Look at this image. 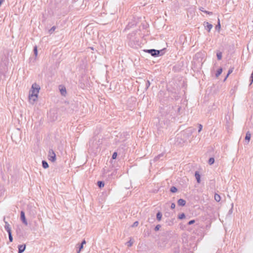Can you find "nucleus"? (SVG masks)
<instances>
[{
  "instance_id": "nucleus-14",
  "label": "nucleus",
  "mask_w": 253,
  "mask_h": 253,
  "mask_svg": "<svg viewBox=\"0 0 253 253\" xmlns=\"http://www.w3.org/2000/svg\"><path fill=\"white\" fill-rule=\"evenodd\" d=\"M162 217V214L160 211H158L156 214V218L158 221H160Z\"/></svg>"
},
{
  "instance_id": "nucleus-8",
  "label": "nucleus",
  "mask_w": 253,
  "mask_h": 253,
  "mask_svg": "<svg viewBox=\"0 0 253 253\" xmlns=\"http://www.w3.org/2000/svg\"><path fill=\"white\" fill-rule=\"evenodd\" d=\"M4 222L5 223L4 228H5V230L7 232V233H9V232H11L10 225L8 223L7 221L5 220V218H4Z\"/></svg>"
},
{
  "instance_id": "nucleus-31",
  "label": "nucleus",
  "mask_w": 253,
  "mask_h": 253,
  "mask_svg": "<svg viewBox=\"0 0 253 253\" xmlns=\"http://www.w3.org/2000/svg\"><path fill=\"white\" fill-rule=\"evenodd\" d=\"M250 82H251V83H250V85H251L253 83V70L252 73L251 77H250Z\"/></svg>"
},
{
  "instance_id": "nucleus-7",
  "label": "nucleus",
  "mask_w": 253,
  "mask_h": 253,
  "mask_svg": "<svg viewBox=\"0 0 253 253\" xmlns=\"http://www.w3.org/2000/svg\"><path fill=\"white\" fill-rule=\"evenodd\" d=\"M20 218H21V220L22 221L23 223L25 225H28V222H27V221L26 219V217H25V213L23 211H21V213H20Z\"/></svg>"
},
{
  "instance_id": "nucleus-30",
  "label": "nucleus",
  "mask_w": 253,
  "mask_h": 253,
  "mask_svg": "<svg viewBox=\"0 0 253 253\" xmlns=\"http://www.w3.org/2000/svg\"><path fill=\"white\" fill-rule=\"evenodd\" d=\"M161 227V225L160 224H158L155 226V227L154 228V230L155 231H157L159 230V229H160Z\"/></svg>"
},
{
  "instance_id": "nucleus-16",
  "label": "nucleus",
  "mask_w": 253,
  "mask_h": 253,
  "mask_svg": "<svg viewBox=\"0 0 253 253\" xmlns=\"http://www.w3.org/2000/svg\"><path fill=\"white\" fill-rule=\"evenodd\" d=\"M42 166L44 169H47V168H48V164L45 161H42Z\"/></svg>"
},
{
  "instance_id": "nucleus-3",
  "label": "nucleus",
  "mask_w": 253,
  "mask_h": 253,
  "mask_svg": "<svg viewBox=\"0 0 253 253\" xmlns=\"http://www.w3.org/2000/svg\"><path fill=\"white\" fill-rule=\"evenodd\" d=\"M164 49L163 50H156L155 49H143V52L148 53L150 54L152 56L158 57L163 55L164 52H163Z\"/></svg>"
},
{
  "instance_id": "nucleus-26",
  "label": "nucleus",
  "mask_w": 253,
  "mask_h": 253,
  "mask_svg": "<svg viewBox=\"0 0 253 253\" xmlns=\"http://www.w3.org/2000/svg\"><path fill=\"white\" fill-rule=\"evenodd\" d=\"M8 238H9V240L10 242H12L13 241V238H12V233H11V232H9V233H8Z\"/></svg>"
},
{
  "instance_id": "nucleus-20",
  "label": "nucleus",
  "mask_w": 253,
  "mask_h": 253,
  "mask_svg": "<svg viewBox=\"0 0 253 253\" xmlns=\"http://www.w3.org/2000/svg\"><path fill=\"white\" fill-rule=\"evenodd\" d=\"M216 56H217V58L218 60H221L222 58V52H220V51L217 52Z\"/></svg>"
},
{
  "instance_id": "nucleus-11",
  "label": "nucleus",
  "mask_w": 253,
  "mask_h": 253,
  "mask_svg": "<svg viewBox=\"0 0 253 253\" xmlns=\"http://www.w3.org/2000/svg\"><path fill=\"white\" fill-rule=\"evenodd\" d=\"M164 157V154L161 153V154L158 155L157 156L155 157L154 161H156L158 160H163Z\"/></svg>"
},
{
  "instance_id": "nucleus-12",
  "label": "nucleus",
  "mask_w": 253,
  "mask_h": 253,
  "mask_svg": "<svg viewBox=\"0 0 253 253\" xmlns=\"http://www.w3.org/2000/svg\"><path fill=\"white\" fill-rule=\"evenodd\" d=\"M26 246L25 245H21L18 246V253H22L25 250Z\"/></svg>"
},
{
  "instance_id": "nucleus-5",
  "label": "nucleus",
  "mask_w": 253,
  "mask_h": 253,
  "mask_svg": "<svg viewBox=\"0 0 253 253\" xmlns=\"http://www.w3.org/2000/svg\"><path fill=\"white\" fill-rule=\"evenodd\" d=\"M182 138L183 136H180V133L177 134L176 137V142L179 145L184 144L186 141H183Z\"/></svg>"
},
{
  "instance_id": "nucleus-15",
  "label": "nucleus",
  "mask_w": 253,
  "mask_h": 253,
  "mask_svg": "<svg viewBox=\"0 0 253 253\" xmlns=\"http://www.w3.org/2000/svg\"><path fill=\"white\" fill-rule=\"evenodd\" d=\"M222 68H219L217 71H216V73L215 74V76L216 77H218L221 73H222Z\"/></svg>"
},
{
  "instance_id": "nucleus-37",
  "label": "nucleus",
  "mask_w": 253,
  "mask_h": 253,
  "mask_svg": "<svg viewBox=\"0 0 253 253\" xmlns=\"http://www.w3.org/2000/svg\"><path fill=\"white\" fill-rule=\"evenodd\" d=\"M195 222V220H190L188 222V225H192L193 224V223H194Z\"/></svg>"
},
{
  "instance_id": "nucleus-9",
  "label": "nucleus",
  "mask_w": 253,
  "mask_h": 253,
  "mask_svg": "<svg viewBox=\"0 0 253 253\" xmlns=\"http://www.w3.org/2000/svg\"><path fill=\"white\" fill-rule=\"evenodd\" d=\"M195 176L196 180L198 183L201 182V175L198 171H196L195 172Z\"/></svg>"
},
{
  "instance_id": "nucleus-32",
  "label": "nucleus",
  "mask_w": 253,
  "mask_h": 253,
  "mask_svg": "<svg viewBox=\"0 0 253 253\" xmlns=\"http://www.w3.org/2000/svg\"><path fill=\"white\" fill-rule=\"evenodd\" d=\"M233 206H234V204H233V203H232L231 204V208L229 210V211H228V214H230L232 213Z\"/></svg>"
},
{
  "instance_id": "nucleus-36",
  "label": "nucleus",
  "mask_w": 253,
  "mask_h": 253,
  "mask_svg": "<svg viewBox=\"0 0 253 253\" xmlns=\"http://www.w3.org/2000/svg\"><path fill=\"white\" fill-rule=\"evenodd\" d=\"M117 152H114L113 154V155H112V159H115L117 158Z\"/></svg>"
},
{
  "instance_id": "nucleus-6",
  "label": "nucleus",
  "mask_w": 253,
  "mask_h": 253,
  "mask_svg": "<svg viewBox=\"0 0 253 253\" xmlns=\"http://www.w3.org/2000/svg\"><path fill=\"white\" fill-rule=\"evenodd\" d=\"M204 26L205 27V28L207 30L208 32H210L212 29L213 26L211 24L209 23L208 22H204Z\"/></svg>"
},
{
  "instance_id": "nucleus-40",
  "label": "nucleus",
  "mask_w": 253,
  "mask_h": 253,
  "mask_svg": "<svg viewBox=\"0 0 253 253\" xmlns=\"http://www.w3.org/2000/svg\"><path fill=\"white\" fill-rule=\"evenodd\" d=\"M175 207V205L174 203H172L170 206V208L171 209H174Z\"/></svg>"
},
{
  "instance_id": "nucleus-35",
  "label": "nucleus",
  "mask_w": 253,
  "mask_h": 253,
  "mask_svg": "<svg viewBox=\"0 0 253 253\" xmlns=\"http://www.w3.org/2000/svg\"><path fill=\"white\" fill-rule=\"evenodd\" d=\"M198 127V132H200L202 130L203 126L201 124H199Z\"/></svg>"
},
{
  "instance_id": "nucleus-41",
  "label": "nucleus",
  "mask_w": 253,
  "mask_h": 253,
  "mask_svg": "<svg viewBox=\"0 0 253 253\" xmlns=\"http://www.w3.org/2000/svg\"><path fill=\"white\" fill-rule=\"evenodd\" d=\"M55 29V27L54 26L52 27L50 30H49V32L51 33L52 32L54 31Z\"/></svg>"
},
{
  "instance_id": "nucleus-1",
  "label": "nucleus",
  "mask_w": 253,
  "mask_h": 253,
  "mask_svg": "<svg viewBox=\"0 0 253 253\" xmlns=\"http://www.w3.org/2000/svg\"><path fill=\"white\" fill-rule=\"evenodd\" d=\"M40 89V87L38 84L35 83L32 84L29 95V100L32 104H34L37 100Z\"/></svg>"
},
{
  "instance_id": "nucleus-27",
  "label": "nucleus",
  "mask_w": 253,
  "mask_h": 253,
  "mask_svg": "<svg viewBox=\"0 0 253 253\" xmlns=\"http://www.w3.org/2000/svg\"><path fill=\"white\" fill-rule=\"evenodd\" d=\"M34 54L36 56L38 55V47L37 46H35L34 48Z\"/></svg>"
},
{
  "instance_id": "nucleus-38",
  "label": "nucleus",
  "mask_w": 253,
  "mask_h": 253,
  "mask_svg": "<svg viewBox=\"0 0 253 253\" xmlns=\"http://www.w3.org/2000/svg\"><path fill=\"white\" fill-rule=\"evenodd\" d=\"M204 13H205L206 14H208L209 15H212V12L208 11H207V10H205L204 11Z\"/></svg>"
},
{
  "instance_id": "nucleus-28",
  "label": "nucleus",
  "mask_w": 253,
  "mask_h": 253,
  "mask_svg": "<svg viewBox=\"0 0 253 253\" xmlns=\"http://www.w3.org/2000/svg\"><path fill=\"white\" fill-rule=\"evenodd\" d=\"M133 243V242L130 239L128 242L126 243V245L128 247H131Z\"/></svg>"
},
{
  "instance_id": "nucleus-33",
  "label": "nucleus",
  "mask_w": 253,
  "mask_h": 253,
  "mask_svg": "<svg viewBox=\"0 0 253 253\" xmlns=\"http://www.w3.org/2000/svg\"><path fill=\"white\" fill-rule=\"evenodd\" d=\"M150 85V83L149 81L147 80L146 81V83L145 84V86H146L145 88L147 89L149 87Z\"/></svg>"
},
{
  "instance_id": "nucleus-22",
  "label": "nucleus",
  "mask_w": 253,
  "mask_h": 253,
  "mask_svg": "<svg viewBox=\"0 0 253 253\" xmlns=\"http://www.w3.org/2000/svg\"><path fill=\"white\" fill-rule=\"evenodd\" d=\"M214 199L216 201L219 202L220 200V196L218 194H215L214 195Z\"/></svg>"
},
{
  "instance_id": "nucleus-4",
  "label": "nucleus",
  "mask_w": 253,
  "mask_h": 253,
  "mask_svg": "<svg viewBox=\"0 0 253 253\" xmlns=\"http://www.w3.org/2000/svg\"><path fill=\"white\" fill-rule=\"evenodd\" d=\"M48 160L52 162L56 161V155L52 150H50L48 152Z\"/></svg>"
},
{
  "instance_id": "nucleus-44",
  "label": "nucleus",
  "mask_w": 253,
  "mask_h": 253,
  "mask_svg": "<svg viewBox=\"0 0 253 253\" xmlns=\"http://www.w3.org/2000/svg\"><path fill=\"white\" fill-rule=\"evenodd\" d=\"M140 44H141V43H137L138 46H139V47H141V45Z\"/></svg>"
},
{
  "instance_id": "nucleus-29",
  "label": "nucleus",
  "mask_w": 253,
  "mask_h": 253,
  "mask_svg": "<svg viewBox=\"0 0 253 253\" xmlns=\"http://www.w3.org/2000/svg\"><path fill=\"white\" fill-rule=\"evenodd\" d=\"M185 217V215L184 213H182L181 214L178 215V218L180 219H182Z\"/></svg>"
},
{
  "instance_id": "nucleus-2",
  "label": "nucleus",
  "mask_w": 253,
  "mask_h": 253,
  "mask_svg": "<svg viewBox=\"0 0 253 253\" xmlns=\"http://www.w3.org/2000/svg\"><path fill=\"white\" fill-rule=\"evenodd\" d=\"M194 130V128L189 127L185 129V130L182 131L180 133V136H183V140L187 141V139H188L192 135Z\"/></svg>"
},
{
  "instance_id": "nucleus-39",
  "label": "nucleus",
  "mask_w": 253,
  "mask_h": 253,
  "mask_svg": "<svg viewBox=\"0 0 253 253\" xmlns=\"http://www.w3.org/2000/svg\"><path fill=\"white\" fill-rule=\"evenodd\" d=\"M143 29H146V28L148 27V24L147 23H146V24H145L143 23Z\"/></svg>"
},
{
  "instance_id": "nucleus-45",
  "label": "nucleus",
  "mask_w": 253,
  "mask_h": 253,
  "mask_svg": "<svg viewBox=\"0 0 253 253\" xmlns=\"http://www.w3.org/2000/svg\"><path fill=\"white\" fill-rule=\"evenodd\" d=\"M81 251V250H80V249H79V250H78V251H77V253H80Z\"/></svg>"
},
{
  "instance_id": "nucleus-13",
  "label": "nucleus",
  "mask_w": 253,
  "mask_h": 253,
  "mask_svg": "<svg viewBox=\"0 0 253 253\" xmlns=\"http://www.w3.org/2000/svg\"><path fill=\"white\" fill-rule=\"evenodd\" d=\"M251 134L250 131H248L246 134L245 140H247L248 142H249L251 139Z\"/></svg>"
},
{
  "instance_id": "nucleus-23",
  "label": "nucleus",
  "mask_w": 253,
  "mask_h": 253,
  "mask_svg": "<svg viewBox=\"0 0 253 253\" xmlns=\"http://www.w3.org/2000/svg\"><path fill=\"white\" fill-rule=\"evenodd\" d=\"M214 162V159L212 157L210 158L209 160L208 163L209 165H212Z\"/></svg>"
},
{
  "instance_id": "nucleus-19",
  "label": "nucleus",
  "mask_w": 253,
  "mask_h": 253,
  "mask_svg": "<svg viewBox=\"0 0 253 253\" xmlns=\"http://www.w3.org/2000/svg\"><path fill=\"white\" fill-rule=\"evenodd\" d=\"M233 68L229 69V70L228 71V73L224 80V81H225L226 80V79L228 78V76L233 72Z\"/></svg>"
},
{
  "instance_id": "nucleus-10",
  "label": "nucleus",
  "mask_w": 253,
  "mask_h": 253,
  "mask_svg": "<svg viewBox=\"0 0 253 253\" xmlns=\"http://www.w3.org/2000/svg\"><path fill=\"white\" fill-rule=\"evenodd\" d=\"M177 204L179 206L183 207L186 204V201L183 199H180L177 201Z\"/></svg>"
},
{
  "instance_id": "nucleus-25",
  "label": "nucleus",
  "mask_w": 253,
  "mask_h": 253,
  "mask_svg": "<svg viewBox=\"0 0 253 253\" xmlns=\"http://www.w3.org/2000/svg\"><path fill=\"white\" fill-rule=\"evenodd\" d=\"M86 244V242H85V241L84 240L82 241V243H81V245H80V247H79L80 250H82V249H83L84 245V244Z\"/></svg>"
},
{
  "instance_id": "nucleus-24",
  "label": "nucleus",
  "mask_w": 253,
  "mask_h": 253,
  "mask_svg": "<svg viewBox=\"0 0 253 253\" xmlns=\"http://www.w3.org/2000/svg\"><path fill=\"white\" fill-rule=\"evenodd\" d=\"M97 184L99 188H102L104 186V183L102 181H98Z\"/></svg>"
},
{
  "instance_id": "nucleus-17",
  "label": "nucleus",
  "mask_w": 253,
  "mask_h": 253,
  "mask_svg": "<svg viewBox=\"0 0 253 253\" xmlns=\"http://www.w3.org/2000/svg\"><path fill=\"white\" fill-rule=\"evenodd\" d=\"M220 28H221V25H220V20L218 18V22H217V24L216 25V26H215V29L216 30H218V31L220 30Z\"/></svg>"
},
{
  "instance_id": "nucleus-34",
  "label": "nucleus",
  "mask_w": 253,
  "mask_h": 253,
  "mask_svg": "<svg viewBox=\"0 0 253 253\" xmlns=\"http://www.w3.org/2000/svg\"><path fill=\"white\" fill-rule=\"evenodd\" d=\"M138 224H139L138 222L136 221L133 223V224L131 225V227H136L138 226Z\"/></svg>"
},
{
  "instance_id": "nucleus-42",
  "label": "nucleus",
  "mask_w": 253,
  "mask_h": 253,
  "mask_svg": "<svg viewBox=\"0 0 253 253\" xmlns=\"http://www.w3.org/2000/svg\"><path fill=\"white\" fill-rule=\"evenodd\" d=\"M200 10L201 11H203V12H204V11H205V10H204V8L203 7H201V8H200Z\"/></svg>"
},
{
  "instance_id": "nucleus-43",
  "label": "nucleus",
  "mask_w": 253,
  "mask_h": 253,
  "mask_svg": "<svg viewBox=\"0 0 253 253\" xmlns=\"http://www.w3.org/2000/svg\"><path fill=\"white\" fill-rule=\"evenodd\" d=\"M4 0H0V5L3 3Z\"/></svg>"
},
{
  "instance_id": "nucleus-18",
  "label": "nucleus",
  "mask_w": 253,
  "mask_h": 253,
  "mask_svg": "<svg viewBox=\"0 0 253 253\" xmlns=\"http://www.w3.org/2000/svg\"><path fill=\"white\" fill-rule=\"evenodd\" d=\"M60 91L61 94L62 95H64V96L65 95V94L66 93V88L65 87H62L61 88H60Z\"/></svg>"
},
{
  "instance_id": "nucleus-21",
  "label": "nucleus",
  "mask_w": 253,
  "mask_h": 253,
  "mask_svg": "<svg viewBox=\"0 0 253 253\" xmlns=\"http://www.w3.org/2000/svg\"><path fill=\"white\" fill-rule=\"evenodd\" d=\"M177 191V189L175 186H171L170 188V191L171 193H175Z\"/></svg>"
}]
</instances>
